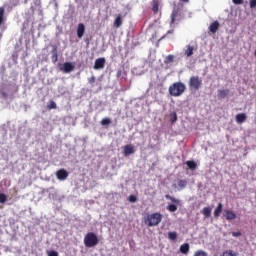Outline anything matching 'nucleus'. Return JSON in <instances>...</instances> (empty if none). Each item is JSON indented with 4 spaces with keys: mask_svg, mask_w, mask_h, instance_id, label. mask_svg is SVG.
Instances as JSON below:
<instances>
[{
    "mask_svg": "<svg viewBox=\"0 0 256 256\" xmlns=\"http://www.w3.org/2000/svg\"><path fill=\"white\" fill-rule=\"evenodd\" d=\"M174 61H175V55L170 54V55L166 56L164 63H165V65H169V64L173 63Z\"/></svg>",
    "mask_w": 256,
    "mask_h": 256,
    "instance_id": "20",
    "label": "nucleus"
},
{
    "mask_svg": "<svg viewBox=\"0 0 256 256\" xmlns=\"http://www.w3.org/2000/svg\"><path fill=\"white\" fill-rule=\"evenodd\" d=\"M185 89H187V87L183 84V82H175L169 86L168 91L171 97H181V95L185 93Z\"/></svg>",
    "mask_w": 256,
    "mask_h": 256,
    "instance_id": "2",
    "label": "nucleus"
},
{
    "mask_svg": "<svg viewBox=\"0 0 256 256\" xmlns=\"http://www.w3.org/2000/svg\"><path fill=\"white\" fill-rule=\"evenodd\" d=\"M105 67V58H98L94 63V69H103Z\"/></svg>",
    "mask_w": 256,
    "mask_h": 256,
    "instance_id": "8",
    "label": "nucleus"
},
{
    "mask_svg": "<svg viewBox=\"0 0 256 256\" xmlns=\"http://www.w3.org/2000/svg\"><path fill=\"white\" fill-rule=\"evenodd\" d=\"M83 35H85V24L80 23L78 24V27H77V37L81 39Z\"/></svg>",
    "mask_w": 256,
    "mask_h": 256,
    "instance_id": "9",
    "label": "nucleus"
},
{
    "mask_svg": "<svg viewBox=\"0 0 256 256\" xmlns=\"http://www.w3.org/2000/svg\"><path fill=\"white\" fill-rule=\"evenodd\" d=\"M202 215H204V217H211V207H204Z\"/></svg>",
    "mask_w": 256,
    "mask_h": 256,
    "instance_id": "24",
    "label": "nucleus"
},
{
    "mask_svg": "<svg viewBox=\"0 0 256 256\" xmlns=\"http://www.w3.org/2000/svg\"><path fill=\"white\" fill-rule=\"evenodd\" d=\"M161 221H163V215L159 212L147 214L144 217V223L147 227H157Z\"/></svg>",
    "mask_w": 256,
    "mask_h": 256,
    "instance_id": "1",
    "label": "nucleus"
},
{
    "mask_svg": "<svg viewBox=\"0 0 256 256\" xmlns=\"http://www.w3.org/2000/svg\"><path fill=\"white\" fill-rule=\"evenodd\" d=\"M135 153V149L132 145H126L124 146V155L125 157H128V155H133Z\"/></svg>",
    "mask_w": 256,
    "mask_h": 256,
    "instance_id": "11",
    "label": "nucleus"
},
{
    "mask_svg": "<svg viewBox=\"0 0 256 256\" xmlns=\"http://www.w3.org/2000/svg\"><path fill=\"white\" fill-rule=\"evenodd\" d=\"M178 187H180V189H185L187 187V180H179Z\"/></svg>",
    "mask_w": 256,
    "mask_h": 256,
    "instance_id": "28",
    "label": "nucleus"
},
{
    "mask_svg": "<svg viewBox=\"0 0 256 256\" xmlns=\"http://www.w3.org/2000/svg\"><path fill=\"white\" fill-rule=\"evenodd\" d=\"M194 256H207V252L203 251V250H197L194 253Z\"/></svg>",
    "mask_w": 256,
    "mask_h": 256,
    "instance_id": "30",
    "label": "nucleus"
},
{
    "mask_svg": "<svg viewBox=\"0 0 256 256\" xmlns=\"http://www.w3.org/2000/svg\"><path fill=\"white\" fill-rule=\"evenodd\" d=\"M2 95H3L4 97H7V94H6L5 92H3Z\"/></svg>",
    "mask_w": 256,
    "mask_h": 256,
    "instance_id": "39",
    "label": "nucleus"
},
{
    "mask_svg": "<svg viewBox=\"0 0 256 256\" xmlns=\"http://www.w3.org/2000/svg\"><path fill=\"white\" fill-rule=\"evenodd\" d=\"M186 165L191 169V171H195V169H197V163L195 161L188 160L186 161Z\"/></svg>",
    "mask_w": 256,
    "mask_h": 256,
    "instance_id": "18",
    "label": "nucleus"
},
{
    "mask_svg": "<svg viewBox=\"0 0 256 256\" xmlns=\"http://www.w3.org/2000/svg\"><path fill=\"white\" fill-rule=\"evenodd\" d=\"M84 245L85 247H95L96 245H99V238H97V235L93 232H88L84 237Z\"/></svg>",
    "mask_w": 256,
    "mask_h": 256,
    "instance_id": "3",
    "label": "nucleus"
},
{
    "mask_svg": "<svg viewBox=\"0 0 256 256\" xmlns=\"http://www.w3.org/2000/svg\"><path fill=\"white\" fill-rule=\"evenodd\" d=\"M245 121H247V114L239 113L236 115V123L241 124L245 123Z\"/></svg>",
    "mask_w": 256,
    "mask_h": 256,
    "instance_id": "10",
    "label": "nucleus"
},
{
    "mask_svg": "<svg viewBox=\"0 0 256 256\" xmlns=\"http://www.w3.org/2000/svg\"><path fill=\"white\" fill-rule=\"evenodd\" d=\"M74 69H75V65H73V63L65 62L63 64V67L61 68V71H63L64 73H71V71H73Z\"/></svg>",
    "mask_w": 256,
    "mask_h": 256,
    "instance_id": "7",
    "label": "nucleus"
},
{
    "mask_svg": "<svg viewBox=\"0 0 256 256\" xmlns=\"http://www.w3.org/2000/svg\"><path fill=\"white\" fill-rule=\"evenodd\" d=\"M256 7V0H250V9H255Z\"/></svg>",
    "mask_w": 256,
    "mask_h": 256,
    "instance_id": "35",
    "label": "nucleus"
},
{
    "mask_svg": "<svg viewBox=\"0 0 256 256\" xmlns=\"http://www.w3.org/2000/svg\"><path fill=\"white\" fill-rule=\"evenodd\" d=\"M168 239H170V241H176L177 240V232H168Z\"/></svg>",
    "mask_w": 256,
    "mask_h": 256,
    "instance_id": "26",
    "label": "nucleus"
},
{
    "mask_svg": "<svg viewBox=\"0 0 256 256\" xmlns=\"http://www.w3.org/2000/svg\"><path fill=\"white\" fill-rule=\"evenodd\" d=\"M232 3H234V5H243V0H232Z\"/></svg>",
    "mask_w": 256,
    "mask_h": 256,
    "instance_id": "36",
    "label": "nucleus"
},
{
    "mask_svg": "<svg viewBox=\"0 0 256 256\" xmlns=\"http://www.w3.org/2000/svg\"><path fill=\"white\" fill-rule=\"evenodd\" d=\"M128 201H130V203H135L137 201V196L135 195H130L128 197Z\"/></svg>",
    "mask_w": 256,
    "mask_h": 256,
    "instance_id": "33",
    "label": "nucleus"
},
{
    "mask_svg": "<svg viewBox=\"0 0 256 256\" xmlns=\"http://www.w3.org/2000/svg\"><path fill=\"white\" fill-rule=\"evenodd\" d=\"M169 121L173 125L174 123H177V112H171L169 115Z\"/></svg>",
    "mask_w": 256,
    "mask_h": 256,
    "instance_id": "22",
    "label": "nucleus"
},
{
    "mask_svg": "<svg viewBox=\"0 0 256 256\" xmlns=\"http://www.w3.org/2000/svg\"><path fill=\"white\" fill-rule=\"evenodd\" d=\"M109 124H111V119L104 118L101 120V125H109Z\"/></svg>",
    "mask_w": 256,
    "mask_h": 256,
    "instance_id": "31",
    "label": "nucleus"
},
{
    "mask_svg": "<svg viewBox=\"0 0 256 256\" xmlns=\"http://www.w3.org/2000/svg\"><path fill=\"white\" fill-rule=\"evenodd\" d=\"M223 212V204L219 203L216 207V209L214 210V217L217 219L221 213Z\"/></svg>",
    "mask_w": 256,
    "mask_h": 256,
    "instance_id": "14",
    "label": "nucleus"
},
{
    "mask_svg": "<svg viewBox=\"0 0 256 256\" xmlns=\"http://www.w3.org/2000/svg\"><path fill=\"white\" fill-rule=\"evenodd\" d=\"M180 253H183V255L189 253V243H184L180 246Z\"/></svg>",
    "mask_w": 256,
    "mask_h": 256,
    "instance_id": "16",
    "label": "nucleus"
},
{
    "mask_svg": "<svg viewBox=\"0 0 256 256\" xmlns=\"http://www.w3.org/2000/svg\"><path fill=\"white\" fill-rule=\"evenodd\" d=\"M195 50V48L191 45H188V48L185 51V55L186 57H191L193 55V51Z\"/></svg>",
    "mask_w": 256,
    "mask_h": 256,
    "instance_id": "23",
    "label": "nucleus"
},
{
    "mask_svg": "<svg viewBox=\"0 0 256 256\" xmlns=\"http://www.w3.org/2000/svg\"><path fill=\"white\" fill-rule=\"evenodd\" d=\"M227 95H229V89L218 90V98L219 99H225V97H227Z\"/></svg>",
    "mask_w": 256,
    "mask_h": 256,
    "instance_id": "17",
    "label": "nucleus"
},
{
    "mask_svg": "<svg viewBox=\"0 0 256 256\" xmlns=\"http://www.w3.org/2000/svg\"><path fill=\"white\" fill-rule=\"evenodd\" d=\"M47 108H48L49 110H51V109H57V103H55V101L51 100V101L49 102V104L47 105Z\"/></svg>",
    "mask_w": 256,
    "mask_h": 256,
    "instance_id": "29",
    "label": "nucleus"
},
{
    "mask_svg": "<svg viewBox=\"0 0 256 256\" xmlns=\"http://www.w3.org/2000/svg\"><path fill=\"white\" fill-rule=\"evenodd\" d=\"M221 256H237V253L233 252V250L224 251Z\"/></svg>",
    "mask_w": 256,
    "mask_h": 256,
    "instance_id": "27",
    "label": "nucleus"
},
{
    "mask_svg": "<svg viewBox=\"0 0 256 256\" xmlns=\"http://www.w3.org/2000/svg\"><path fill=\"white\" fill-rule=\"evenodd\" d=\"M88 82L90 83V85H93V83H95V76H92L88 79Z\"/></svg>",
    "mask_w": 256,
    "mask_h": 256,
    "instance_id": "37",
    "label": "nucleus"
},
{
    "mask_svg": "<svg viewBox=\"0 0 256 256\" xmlns=\"http://www.w3.org/2000/svg\"><path fill=\"white\" fill-rule=\"evenodd\" d=\"M5 8L0 7V25H3V22L5 21Z\"/></svg>",
    "mask_w": 256,
    "mask_h": 256,
    "instance_id": "25",
    "label": "nucleus"
},
{
    "mask_svg": "<svg viewBox=\"0 0 256 256\" xmlns=\"http://www.w3.org/2000/svg\"><path fill=\"white\" fill-rule=\"evenodd\" d=\"M56 177L59 181H65L69 177V172L65 169H60L56 172Z\"/></svg>",
    "mask_w": 256,
    "mask_h": 256,
    "instance_id": "6",
    "label": "nucleus"
},
{
    "mask_svg": "<svg viewBox=\"0 0 256 256\" xmlns=\"http://www.w3.org/2000/svg\"><path fill=\"white\" fill-rule=\"evenodd\" d=\"M175 19H177V14L176 13H172L171 14V25H173V23H175Z\"/></svg>",
    "mask_w": 256,
    "mask_h": 256,
    "instance_id": "34",
    "label": "nucleus"
},
{
    "mask_svg": "<svg viewBox=\"0 0 256 256\" xmlns=\"http://www.w3.org/2000/svg\"><path fill=\"white\" fill-rule=\"evenodd\" d=\"M59 59V56L57 54V46H54L52 49V61L54 63H57V60Z\"/></svg>",
    "mask_w": 256,
    "mask_h": 256,
    "instance_id": "21",
    "label": "nucleus"
},
{
    "mask_svg": "<svg viewBox=\"0 0 256 256\" xmlns=\"http://www.w3.org/2000/svg\"><path fill=\"white\" fill-rule=\"evenodd\" d=\"M121 25H123V18L121 14H118L114 20V27H116V29H119Z\"/></svg>",
    "mask_w": 256,
    "mask_h": 256,
    "instance_id": "12",
    "label": "nucleus"
},
{
    "mask_svg": "<svg viewBox=\"0 0 256 256\" xmlns=\"http://www.w3.org/2000/svg\"><path fill=\"white\" fill-rule=\"evenodd\" d=\"M165 199L174 203V204H170L167 206V211H169L170 213H175V211H177V205H181V200H179L169 194L165 195Z\"/></svg>",
    "mask_w": 256,
    "mask_h": 256,
    "instance_id": "5",
    "label": "nucleus"
},
{
    "mask_svg": "<svg viewBox=\"0 0 256 256\" xmlns=\"http://www.w3.org/2000/svg\"><path fill=\"white\" fill-rule=\"evenodd\" d=\"M203 85V80L199 76H192L189 79L188 87L190 91H199Z\"/></svg>",
    "mask_w": 256,
    "mask_h": 256,
    "instance_id": "4",
    "label": "nucleus"
},
{
    "mask_svg": "<svg viewBox=\"0 0 256 256\" xmlns=\"http://www.w3.org/2000/svg\"><path fill=\"white\" fill-rule=\"evenodd\" d=\"M209 31H210V33H215L216 31H219V21H214L209 26Z\"/></svg>",
    "mask_w": 256,
    "mask_h": 256,
    "instance_id": "15",
    "label": "nucleus"
},
{
    "mask_svg": "<svg viewBox=\"0 0 256 256\" xmlns=\"http://www.w3.org/2000/svg\"><path fill=\"white\" fill-rule=\"evenodd\" d=\"M152 11L153 13H159V0L152 1Z\"/></svg>",
    "mask_w": 256,
    "mask_h": 256,
    "instance_id": "19",
    "label": "nucleus"
},
{
    "mask_svg": "<svg viewBox=\"0 0 256 256\" xmlns=\"http://www.w3.org/2000/svg\"><path fill=\"white\" fill-rule=\"evenodd\" d=\"M226 219L227 221H233V219H237V214L231 210H226Z\"/></svg>",
    "mask_w": 256,
    "mask_h": 256,
    "instance_id": "13",
    "label": "nucleus"
},
{
    "mask_svg": "<svg viewBox=\"0 0 256 256\" xmlns=\"http://www.w3.org/2000/svg\"><path fill=\"white\" fill-rule=\"evenodd\" d=\"M7 201V195L0 193V203H5Z\"/></svg>",
    "mask_w": 256,
    "mask_h": 256,
    "instance_id": "32",
    "label": "nucleus"
},
{
    "mask_svg": "<svg viewBox=\"0 0 256 256\" xmlns=\"http://www.w3.org/2000/svg\"><path fill=\"white\" fill-rule=\"evenodd\" d=\"M233 237H241V232H232Z\"/></svg>",
    "mask_w": 256,
    "mask_h": 256,
    "instance_id": "38",
    "label": "nucleus"
}]
</instances>
